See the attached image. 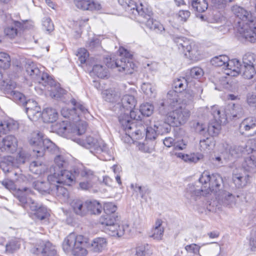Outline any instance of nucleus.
Listing matches in <instances>:
<instances>
[{"mask_svg":"<svg viewBox=\"0 0 256 256\" xmlns=\"http://www.w3.org/2000/svg\"><path fill=\"white\" fill-rule=\"evenodd\" d=\"M22 105L25 106L26 112L30 119L36 120L40 118L41 108L36 101L33 100H26L24 104Z\"/></svg>","mask_w":256,"mask_h":256,"instance_id":"6ab92c4d","label":"nucleus"},{"mask_svg":"<svg viewBox=\"0 0 256 256\" xmlns=\"http://www.w3.org/2000/svg\"><path fill=\"white\" fill-rule=\"evenodd\" d=\"M18 147V140L12 135H8L4 138H0V150L2 152H14Z\"/></svg>","mask_w":256,"mask_h":256,"instance_id":"412c9836","label":"nucleus"},{"mask_svg":"<svg viewBox=\"0 0 256 256\" xmlns=\"http://www.w3.org/2000/svg\"><path fill=\"white\" fill-rule=\"evenodd\" d=\"M166 110L165 114H162L160 112L162 115L166 114V120L168 125L172 126H179L185 124L188 120L190 116V110L182 106H178L175 110L172 112H168L172 108L164 106ZM174 107H173L174 108ZM159 112H160L159 110Z\"/></svg>","mask_w":256,"mask_h":256,"instance_id":"0eeeda50","label":"nucleus"},{"mask_svg":"<svg viewBox=\"0 0 256 256\" xmlns=\"http://www.w3.org/2000/svg\"><path fill=\"white\" fill-rule=\"evenodd\" d=\"M70 102L74 106L72 110H74V114L76 118V122L80 120V116L82 115L86 116L89 114L88 108L82 102H78L74 98H72L70 100Z\"/></svg>","mask_w":256,"mask_h":256,"instance_id":"c85d7f7f","label":"nucleus"},{"mask_svg":"<svg viewBox=\"0 0 256 256\" xmlns=\"http://www.w3.org/2000/svg\"><path fill=\"white\" fill-rule=\"evenodd\" d=\"M34 252L41 256H58L56 246L48 240L38 241L36 244Z\"/></svg>","mask_w":256,"mask_h":256,"instance_id":"dca6fc26","label":"nucleus"},{"mask_svg":"<svg viewBox=\"0 0 256 256\" xmlns=\"http://www.w3.org/2000/svg\"><path fill=\"white\" fill-rule=\"evenodd\" d=\"M250 174L244 172L242 168L236 170L232 174V180L237 188H242L250 182Z\"/></svg>","mask_w":256,"mask_h":256,"instance_id":"aec40b11","label":"nucleus"},{"mask_svg":"<svg viewBox=\"0 0 256 256\" xmlns=\"http://www.w3.org/2000/svg\"><path fill=\"white\" fill-rule=\"evenodd\" d=\"M153 111L154 106L149 103L143 104L140 106V112L144 116H149L152 114Z\"/></svg>","mask_w":256,"mask_h":256,"instance_id":"338daca9","label":"nucleus"},{"mask_svg":"<svg viewBox=\"0 0 256 256\" xmlns=\"http://www.w3.org/2000/svg\"><path fill=\"white\" fill-rule=\"evenodd\" d=\"M222 122H218L216 121L214 122H212L208 124L207 131L208 134L212 136H214L218 134L220 128V124Z\"/></svg>","mask_w":256,"mask_h":256,"instance_id":"680f3d73","label":"nucleus"},{"mask_svg":"<svg viewBox=\"0 0 256 256\" xmlns=\"http://www.w3.org/2000/svg\"><path fill=\"white\" fill-rule=\"evenodd\" d=\"M136 102L134 96L129 94H126L122 96L120 102H118L117 104L120 108V110L122 114L126 112H129L130 110L134 109L136 106Z\"/></svg>","mask_w":256,"mask_h":256,"instance_id":"a878e982","label":"nucleus"},{"mask_svg":"<svg viewBox=\"0 0 256 256\" xmlns=\"http://www.w3.org/2000/svg\"><path fill=\"white\" fill-rule=\"evenodd\" d=\"M70 204L73 212L76 214L83 216L88 214L86 200L74 199L71 202Z\"/></svg>","mask_w":256,"mask_h":256,"instance_id":"c756f323","label":"nucleus"},{"mask_svg":"<svg viewBox=\"0 0 256 256\" xmlns=\"http://www.w3.org/2000/svg\"><path fill=\"white\" fill-rule=\"evenodd\" d=\"M16 86V82L11 80L2 78L0 81V90L5 94H9Z\"/></svg>","mask_w":256,"mask_h":256,"instance_id":"09e8293b","label":"nucleus"},{"mask_svg":"<svg viewBox=\"0 0 256 256\" xmlns=\"http://www.w3.org/2000/svg\"><path fill=\"white\" fill-rule=\"evenodd\" d=\"M232 10L240 21L238 22V31L242 37L246 35L252 29L256 28V18L252 12L238 5L234 6Z\"/></svg>","mask_w":256,"mask_h":256,"instance_id":"20e7f679","label":"nucleus"},{"mask_svg":"<svg viewBox=\"0 0 256 256\" xmlns=\"http://www.w3.org/2000/svg\"><path fill=\"white\" fill-rule=\"evenodd\" d=\"M55 170L64 169L68 164V162L63 156L58 155L54 158Z\"/></svg>","mask_w":256,"mask_h":256,"instance_id":"0e129e2a","label":"nucleus"},{"mask_svg":"<svg viewBox=\"0 0 256 256\" xmlns=\"http://www.w3.org/2000/svg\"><path fill=\"white\" fill-rule=\"evenodd\" d=\"M58 172L60 174V177L62 179V184L64 183L70 186L74 181L76 178H78V170L74 171V174H72L64 169L58 170Z\"/></svg>","mask_w":256,"mask_h":256,"instance_id":"f704fd0d","label":"nucleus"},{"mask_svg":"<svg viewBox=\"0 0 256 256\" xmlns=\"http://www.w3.org/2000/svg\"><path fill=\"white\" fill-rule=\"evenodd\" d=\"M50 194L62 202L66 201L69 196L67 189L61 185L54 186Z\"/></svg>","mask_w":256,"mask_h":256,"instance_id":"473e14b6","label":"nucleus"},{"mask_svg":"<svg viewBox=\"0 0 256 256\" xmlns=\"http://www.w3.org/2000/svg\"><path fill=\"white\" fill-rule=\"evenodd\" d=\"M16 166L14 158L9 156L5 158L0 162V168L4 172H12L13 168H16Z\"/></svg>","mask_w":256,"mask_h":256,"instance_id":"a19ab883","label":"nucleus"},{"mask_svg":"<svg viewBox=\"0 0 256 256\" xmlns=\"http://www.w3.org/2000/svg\"><path fill=\"white\" fill-rule=\"evenodd\" d=\"M86 209L88 214H99L102 210V204L97 200H86Z\"/></svg>","mask_w":256,"mask_h":256,"instance_id":"4c0bfd02","label":"nucleus"},{"mask_svg":"<svg viewBox=\"0 0 256 256\" xmlns=\"http://www.w3.org/2000/svg\"><path fill=\"white\" fill-rule=\"evenodd\" d=\"M57 126L58 133L64 136L68 137L69 136L68 134H72L73 124L62 121L59 123Z\"/></svg>","mask_w":256,"mask_h":256,"instance_id":"a18cd8bd","label":"nucleus"},{"mask_svg":"<svg viewBox=\"0 0 256 256\" xmlns=\"http://www.w3.org/2000/svg\"><path fill=\"white\" fill-rule=\"evenodd\" d=\"M228 59V57L226 55H220L213 58L210 60V63L212 66H223V68L225 69Z\"/></svg>","mask_w":256,"mask_h":256,"instance_id":"864d4df0","label":"nucleus"},{"mask_svg":"<svg viewBox=\"0 0 256 256\" xmlns=\"http://www.w3.org/2000/svg\"><path fill=\"white\" fill-rule=\"evenodd\" d=\"M76 6L82 10H98L100 8V5L94 2L93 0H74Z\"/></svg>","mask_w":256,"mask_h":256,"instance_id":"7c9ffc66","label":"nucleus"},{"mask_svg":"<svg viewBox=\"0 0 256 256\" xmlns=\"http://www.w3.org/2000/svg\"><path fill=\"white\" fill-rule=\"evenodd\" d=\"M18 128V123L12 119L8 118L0 121V134H6Z\"/></svg>","mask_w":256,"mask_h":256,"instance_id":"2f4dec72","label":"nucleus"},{"mask_svg":"<svg viewBox=\"0 0 256 256\" xmlns=\"http://www.w3.org/2000/svg\"><path fill=\"white\" fill-rule=\"evenodd\" d=\"M26 72L34 82L44 86H46L48 84L52 85L54 83L52 76L40 70L34 63L26 66Z\"/></svg>","mask_w":256,"mask_h":256,"instance_id":"f8f14e48","label":"nucleus"},{"mask_svg":"<svg viewBox=\"0 0 256 256\" xmlns=\"http://www.w3.org/2000/svg\"><path fill=\"white\" fill-rule=\"evenodd\" d=\"M242 168L248 174L256 172V152H252L244 158L242 163Z\"/></svg>","mask_w":256,"mask_h":256,"instance_id":"393cba45","label":"nucleus"},{"mask_svg":"<svg viewBox=\"0 0 256 256\" xmlns=\"http://www.w3.org/2000/svg\"><path fill=\"white\" fill-rule=\"evenodd\" d=\"M119 4L122 6L126 10L129 12L136 15V10L138 8H140L142 3L139 6H137L135 2L132 0H118Z\"/></svg>","mask_w":256,"mask_h":256,"instance_id":"49530a36","label":"nucleus"},{"mask_svg":"<svg viewBox=\"0 0 256 256\" xmlns=\"http://www.w3.org/2000/svg\"><path fill=\"white\" fill-rule=\"evenodd\" d=\"M91 76H96L98 78H104L108 74V70L106 66L102 64H96L93 66L92 70L90 72Z\"/></svg>","mask_w":256,"mask_h":256,"instance_id":"79ce46f5","label":"nucleus"},{"mask_svg":"<svg viewBox=\"0 0 256 256\" xmlns=\"http://www.w3.org/2000/svg\"><path fill=\"white\" fill-rule=\"evenodd\" d=\"M10 56L6 52H0V68L6 70L10 66Z\"/></svg>","mask_w":256,"mask_h":256,"instance_id":"e2e57ef3","label":"nucleus"},{"mask_svg":"<svg viewBox=\"0 0 256 256\" xmlns=\"http://www.w3.org/2000/svg\"><path fill=\"white\" fill-rule=\"evenodd\" d=\"M200 183L204 186L205 193H216L220 190L222 183V179L218 174L210 175L207 172H204L199 178Z\"/></svg>","mask_w":256,"mask_h":256,"instance_id":"9d476101","label":"nucleus"},{"mask_svg":"<svg viewBox=\"0 0 256 256\" xmlns=\"http://www.w3.org/2000/svg\"><path fill=\"white\" fill-rule=\"evenodd\" d=\"M142 90L148 97L154 96V88L151 84L149 82H144L142 85Z\"/></svg>","mask_w":256,"mask_h":256,"instance_id":"774afa93","label":"nucleus"},{"mask_svg":"<svg viewBox=\"0 0 256 256\" xmlns=\"http://www.w3.org/2000/svg\"><path fill=\"white\" fill-rule=\"evenodd\" d=\"M174 42L178 49L182 51L186 56L193 60L199 59L198 47L193 41L184 38H178L174 40Z\"/></svg>","mask_w":256,"mask_h":256,"instance_id":"ddd939ff","label":"nucleus"},{"mask_svg":"<svg viewBox=\"0 0 256 256\" xmlns=\"http://www.w3.org/2000/svg\"><path fill=\"white\" fill-rule=\"evenodd\" d=\"M204 71L202 68L200 67L196 66L192 68L188 72L186 77L189 81L192 82V84L194 85V83L199 80H193V79L198 80L200 78L204 75Z\"/></svg>","mask_w":256,"mask_h":256,"instance_id":"58836bf2","label":"nucleus"},{"mask_svg":"<svg viewBox=\"0 0 256 256\" xmlns=\"http://www.w3.org/2000/svg\"><path fill=\"white\" fill-rule=\"evenodd\" d=\"M93 154L103 160H110L114 158L112 151L102 140L100 141L99 146Z\"/></svg>","mask_w":256,"mask_h":256,"instance_id":"5701e85b","label":"nucleus"},{"mask_svg":"<svg viewBox=\"0 0 256 256\" xmlns=\"http://www.w3.org/2000/svg\"><path fill=\"white\" fill-rule=\"evenodd\" d=\"M20 240L17 238H14L9 241L6 244V250L10 252H13L20 248Z\"/></svg>","mask_w":256,"mask_h":256,"instance_id":"69168bd1","label":"nucleus"},{"mask_svg":"<svg viewBox=\"0 0 256 256\" xmlns=\"http://www.w3.org/2000/svg\"><path fill=\"white\" fill-rule=\"evenodd\" d=\"M151 246L148 244H144L136 248V256H149L152 254Z\"/></svg>","mask_w":256,"mask_h":256,"instance_id":"bf43d9fd","label":"nucleus"},{"mask_svg":"<svg viewBox=\"0 0 256 256\" xmlns=\"http://www.w3.org/2000/svg\"><path fill=\"white\" fill-rule=\"evenodd\" d=\"M34 194V192L28 188H19L17 192V198L20 204L24 209H30L34 212V216L40 220H44L50 216V213L47 208L38 204L34 200L31 196Z\"/></svg>","mask_w":256,"mask_h":256,"instance_id":"f257e3e1","label":"nucleus"},{"mask_svg":"<svg viewBox=\"0 0 256 256\" xmlns=\"http://www.w3.org/2000/svg\"><path fill=\"white\" fill-rule=\"evenodd\" d=\"M50 172L54 173L48 176V182L50 186L54 187V186H58V184H62L60 174L58 172V170H55V168H50Z\"/></svg>","mask_w":256,"mask_h":256,"instance_id":"37998d69","label":"nucleus"},{"mask_svg":"<svg viewBox=\"0 0 256 256\" xmlns=\"http://www.w3.org/2000/svg\"><path fill=\"white\" fill-rule=\"evenodd\" d=\"M33 186L38 192L42 194H50L52 188L48 182L37 180L33 182Z\"/></svg>","mask_w":256,"mask_h":256,"instance_id":"8fccbe9b","label":"nucleus"},{"mask_svg":"<svg viewBox=\"0 0 256 256\" xmlns=\"http://www.w3.org/2000/svg\"><path fill=\"white\" fill-rule=\"evenodd\" d=\"M78 124L76 125L73 124L72 134H74L81 135L84 133L87 128V124L86 122L77 121Z\"/></svg>","mask_w":256,"mask_h":256,"instance_id":"052dcab7","label":"nucleus"},{"mask_svg":"<svg viewBox=\"0 0 256 256\" xmlns=\"http://www.w3.org/2000/svg\"><path fill=\"white\" fill-rule=\"evenodd\" d=\"M239 110H241V108L238 104L229 106L226 108H219L218 106H213L211 108V113L215 121L224 123L228 118L231 117H236L239 113L235 111Z\"/></svg>","mask_w":256,"mask_h":256,"instance_id":"9b49d317","label":"nucleus"},{"mask_svg":"<svg viewBox=\"0 0 256 256\" xmlns=\"http://www.w3.org/2000/svg\"><path fill=\"white\" fill-rule=\"evenodd\" d=\"M186 194L188 196L191 197L203 196H206L207 194L205 193V188L202 183H200V180L194 184H188L186 189Z\"/></svg>","mask_w":256,"mask_h":256,"instance_id":"cd10ccee","label":"nucleus"},{"mask_svg":"<svg viewBox=\"0 0 256 256\" xmlns=\"http://www.w3.org/2000/svg\"><path fill=\"white\" fill-rule=\"evenodd\" d=\"M174 154L178 158H182L184 161L189 162L196 163L198 162L202 156L201 154H184L182 152H174Z\"/></svg>","mask_w":256,"mask_h":256,"instance_id":"603ef678","label":"nucleus"},{"mask_svg":"<svg viewBox=\"0 0 256 256\" xmlns=\"http://www.w3.org/2000/svg\"><path fill=\"white\" fill-rule=\"evenodd\" d=\"M4 18V33L8 37L13 38L17 36L18 30L22 28V24L14 20L10 14H5Z\"/></svg>","mask_w":256,"mask_h":256,"instance_id":"f3484780","label":"nucleus"},{"mask_svg":"<svg viewBox=\"0 0 256 256\" xmlns=\"http://www.w3.org/2000/svg\"><path fill=\"white\" fill-rule=\"evenodd\" d=\"M46 168V166L40 161H34L30 164V170L36 174H40L44 173Z\"/></svg>","mask_w":256,"mask_h":256,"instance_id":"3c124183","label":"nucleus"},{"mask_svg":"<svg viewBox=\"0 0 256 256\" xmlns=\"http://www.w3.org/2000/svg\"><path fill=\"white\" fill-rule=\"evenodd\" d=\"M136 14L138 15L137 19L140 23L144 24L146 26L151 30L156 32H162L164 30L163 26L158 21L152 18V10L146 8L143 4H141L140 8L136 10Z\"/></svg>","mask_w":256,"mask_h":256,"instance_id":"1a4fd4ad","label":"nucleus"},{"mask_svg":"<svg viewBox=\"0 0 256 256\" xmlns=\"http://www.w3.org/2000/svg\"><path fill=\"white\" fill-rule=\"evenodd\" d=\"M107 241L104 238H94L90 247V250L95 252H102L106 246Z\"/></svg>","mask_w":256,"mask_h":256,"instance_id":"e433bc0d","label":"nucleus"},{"mask_svg":"<svg viewBox=\"0 0 256 256\" xmlns=\"http://www.w3.org/2000/svg\"><path fill=\"white\" fill-rule=\"evenodd\" d=\"M192 86V82L186 77H180L174 80L172 86L174 90H170L164 100L160 102L159 110L162 114L166 112L165 106H174L178 102V94Z\"/></svg>","mask_w":256,"mask_h":256,"instance_id":"f03ea898","label":"nucleus"},{"mask_svg":"<svg viewBox=\"0 0 256 256\" xmlns=\"http://www.w3.org/2000/svg\"><path fill=\"white\" fill-rule=\"evenodd\" d=\"M215 145V142L212 138H207L200 141V146L202 151L212 150Z\"/></svg>","mask_w":256,"mask_h":256,"instance_id":"4d7b16f0","label":"nucleus"},{"mask_svg":"<svg viewBox=\"0 0 256 256\" xmlns=\"http://www.w3.org/2000/svg\"><path fill=\"white\" fill-rule=\"evenodd\" d=\"M40 117L44 122H54L58 118V113L56 110L52 108H47L41 112Z\"/></svg>","mask_w":256,"mask_h":256,"instance_id":"72a5a7b5","label":"nucleus"},{"mask_svg":"<svg viewBox=\"0 0 256 256\" xmlns=\"http://www.w3.org/2000/svg\"><path fill=\"white\" fill-rule=\"evenodd\" d=\"M57 126L58 133L64 136L68 137L69 136L68 134H72L73 124L62 121L59 123Z\"/></svg>","mask_w":256,"mask_h":256,"instance_id":"c03bdc74","label":"nucleus"},{"mask_svg":"<svg viewBox=\"0 0 256 256\" xmlns=\"http://www.w3.org/2000/svg\"><path fill=\"white\" fill-rule=\"evenodd\" d=\"M46 86L50 87L48 90L50 92V96L53 98L58 99L66 94V91L60 86V84L56 83L54 80L52 85L48 84Z\"/></svg>","mask_w":256,"mask_h":256,"instance_id":"ea45409f","label":"nucleus"},{"mask_svg":"<svg viewBox=\"0 0 256 256\" xmlns=\"http://www.w3.org/2000/svg\"><path fill=\"white\" fill-rule=\"evenodd\" d=\"M78 177H81V182L79 184L80 188L83 190H88L92 188L97 180L96 176L90 170L86 168L78 169Z\"/></svg>","mask_w":256,"mask_h":256,"instance_id":"2eb2a0df","label":"nucleus"},{"mask_svg":"<svg viewBox=\"0 0 256 256\" xmlns=\"http://www.w3.org/2000/svg\"><path fill=\"white\" fill-rule=\"evenodd\" d=\"M102 98L109 102H117L120 99V95L112 90H105L102 92Z\"/></svg>","mask_w":256,"mask_h":256,"instance_id":"de8ad7c7","label":"nucleus"},{"mask_svg":"<svg viewBox=\"0 0 256 256\" xmlns=\"http://www.w3.org/2000/svg\"><path fill=\"white\" fill-rule=\"evenodd\" d=\"M128 225L127 224L120 225L116 222L108 226H106L104 232L112 236L120 237L128 231Z\"/></svg>","mask_w":256,"mask_h":256,"instance_id":"4be33fe9","label":"nucleus"},{"mask_svg":"<svg viewBox=\"0 0 256 256\" xmlns=\"http://www.w3.org/2000/svg\"><path fill=\"white\" fill-rule=\"evenodd\" d=\"M118 120L121 127L125 132L127 142H130V139L137 140L142 137V132L136 128L134 122H130L128 114L120 116Z\"/></svg>","mask_w":256,"mask_h":256,"instance_id":"4468645a","label":"nucleus"},{"mask_svg":"<svg viewBox=\"0 0 256 256\" xmlns=\"http://www.w3.org/2000/svg\"><path fill=\"white\" fill-rule=\"evenodd\" d=\"M118 52L120 58L116 59V61L110 60V62H107V67L112 68H117L120 72L126 74H132L134 67V64L130 60L132 56V54L122 47L120 48Z\"/></svg>","mask_w":256,"mask_h":256,"instance_id":"423d86ee","label":"nucleus"},{"mask_svg":"<svg viewBox=\"0 0 256 256\" xmlns=\"http://www.w3.org/2000/svg\"><path fill=\"white\" fill-rule=\"evenodd\" d=\"M192 6L193 8L198 12H203L208 8V4L206 0H192Z\"/></svg>","mask_w":256,"mask_h":256,"instance_id":"5fc2aeb1","label":"nucleus"},{"mask_svg":"<svg viewBox=\"0 0 256 256\" xmlns=\"http://www.w3.org/2000/svg\"><path fill=\"white\" fill-rule=\"evenodd\" d=\"M9 94L10 98L18 104L20 105L24 104L26 98L22 93L12 90Z\"/></svg>","mask_w":256,"mask_h":256,"instance_id":"13d9d810","label":"nucleus"},{"mask_svg":"<svg viewBox=\"0 0 256 256\" xmlns=\"http://www.w3.org/2000/svg\"><path fill=\"white\" fill-rule=\"evenodd\" d=\"M117 218L118 216L116 214H104L100 217L99 222L101 224L104 225L105 227L108 226L112 224H114V222H116Z\"/></svg>","mask_w":256,"mask_h":256,"instance_id":"6e6d98bb","label":"nucleus"},{"mask_svg":"<svg viewBox=\"0 0 256 256\" xmlns=\"http://www.w3.org/2000/svg\"><path fill=\"white\" fill-rule=\"evenodd\" d=\"M202 84L198 81L194 85L189 86L188 88L178 94V102L174 107L182 104L184 105L190 104L194 100L201 98V95L203 92ZM167 107V106H165ZM172 108L173 106H168Z\"/></svg>","mask_w":256,"mask_h":256,"instance_id":"6e6552de","label":"nucleus"},{"mask_svg":"<svg viewBox=\"0 0 256 256\" xmlns=\"http://www.w3.org/2000/svg\"><path fill=\"white\" fill-rule=\"evenodd\" d=\"M88 238L82 235L72 232L64 240L62 248L66 253L76 256H84L88 253Z\"/></svg>","mask_w":256,"mask_h":256,"instance_id":"7ed1b4c3","label":"nucleus"},{"mask_svg":"<svg viewBox=\"0 0 256 256\" xmlns=\"http://www.w3.org/2000/svg\"><path fill=\"white\" fill-rule=\"evenodd\" d=\"M30 144L37 156H43L46 150L52 153L58 150L56 145L41 132L32 133L30 140Z\"/></svg>","mask_w":256,"mask_h":256,"instance_id":"39448f33","label":"nucleus"},{"mask_svg":"<svg viewBox=\"0 0 256 256\" xmlns=\"http://www.w3.org/2000/svg\"><path fill=\"white\" fill-rule=\"evenodd\" d=\"M240 70L241 64L238 60L234 58L230 60L228 59L224 69V73L229 76H236L240 72Z\"/></svg>","mask_w":256,"mask_h":256,"instance_id":"bb28decb","label":"nucleus"},{"mask_svg":"<svg viewBox=\"0 0 256 256\" xmlns=\"http://www.w3.org/2000/svg\"><path fill=\"white\" fill-rule=\"evenodd\" d=\"M74 140L82 146L89 149L90 152L94 154L98 146H99L100 141L102 140H98L92 136H86L85 139L81 140L80 138H76Z\"/></svg>","mask_w":256,"mask_h":256,"instance_id":"b1692460","label":"nucleus"},{"mask_svg":"<svg viewBox=\"0 0 256 256\" xmlns=\"http://www.w3.org/2000/svg\"><path fill=\"white\" fill-rule=\"evenodd\" d=\"M162 221L160 220H157L154 226L152 229L150 233V237L156 240L162 239L164 235V229L162 226Z\"/></svg>","mask_w":256,"mask_h":256,"instance_id":"c9c22d12","label":"nucleus"},{"mask_svg":"<svg viewBox=\"0 0 256 256\" xmlns=\"http://www.w3.org/2000/svg\"><path fill=\"white\" fill-rule=\"evenodd\" d=\"M239 130L242 135L252 136L256 134V118L250 116L244 118L240 124Z\"/></svg>","mask_w":256,"mask_h":256,"instance_id":"a211bd4d","label":"nucleus"}]
</instances>
